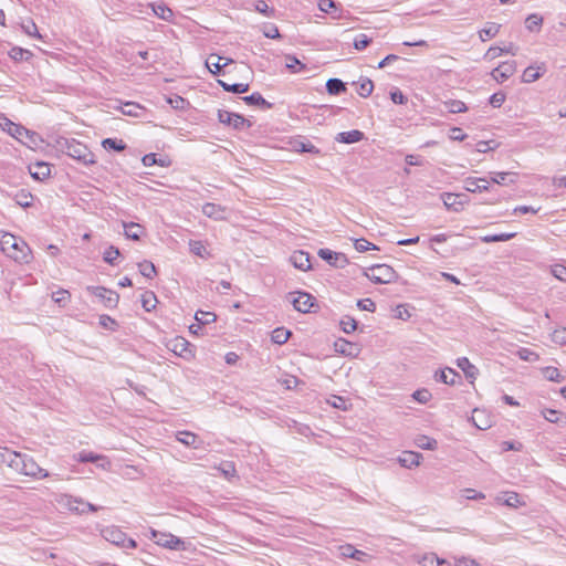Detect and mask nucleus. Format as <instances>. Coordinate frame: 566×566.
Instances as JSON below:
<instances>
[{
  "label": "nucleus",
  "instance_id": "1",
  "mask_svg": "<svg viewBox=\"0 0 566 566\" xmlns=\"http://www.w3.org/2000/svg\"><path fill=\"white\" fill-rule=\"evenodd\" d=\"M0 462L6 463L15 472L35 478L43 479L49 476V472L42 469L31 457L9 449H0Z\"/></svg>",
  "mask_w": 566,
  "mask_h": 566
},
{
  "label": "nucleus",
  "instance_id": "2",
  "mask_svg": "<svg viewBox=\"0 0 566 566\" xmlns=\"http://www.w3.org/2000/svg\"><path fill=\"white\" fill-rule=\"evenodd\" d=\"M364 275L375 284H390L397 279L396 271L388 264H376L365 269Z\"/></svg>",
  "mask_w": 566,
  "mask_h": 566
},
{
  "label": "nucleus",
  "instance_id": "3",
  "mask_svg": "<svg viewBox=\"0 0 566 566\" xmlns=\"http://www.w3.org/2000/svg\"><path fill=\"white\" fill-rule=\"evenodd\" d=\"M65 153L71 158L76 159L85 166L95 164L94 154L87 148L86 145L75 139L65 142Z\"/></svg>",
  "mask_w": 566,
  "mask_h": 566
},
{
  "label": "nucleus",
  "instance_id": "4",
  "mask_svg": "<svg viewBox=\"0 0 566 566\" xmlns=\"http://www.w3.org/2000/svg\"><path fill=\"white\" fill-rule=\"evenodd\" d=\"M87 291L96 296L107 308H114L118 304L119 295L115 291L104 286H88Z\"/></svg>",
  "mask_w": 566,
  "mask_h": 566
},
{
  "label": "nucleus",
  "instance_id": "5",
  "mask_svg": "<svg viewBox=\"0 0 566 566\" xmlns=\"http://www.w3.org/2000/svg\"><path fill=\"white\" fill-rule=\"evenodd\" d=\"M291 303L301 313H308L315 305V297L307 292L290 293Z\"/></svg>",
  "mask_w": 566,
  "mask_h": 566
},
{
  "label": "nucleus",
  "instance_id": "6",
  "mask_svg": "<svg viewBox=\"0 0 566 566\" xmlns=\"http://www.w3.org/2000/svg\"><path fill=\"white\" fill-rule=\"evenodd\" d=\"M150 536H151V539L159 546H163V547H167V548H170V549H178L182 544L184 542L170 534V533H163V532H159V531H156V530H150Z\"/></svg>",
  "mask_w": 566,
  "mask_h": 566
},
{
  "label": "nucleus",
  "instance_id": "7",
  "mask_svg": "<svg viewBox=\"0 0 566 566\" xmlns=\"http://www.w3.org/2000/svg\"><path fill=\"white\" fill-rule=\"evenodd\" d=\"M441 199L443 201L444 207L454 212H459L463 209V207L469 203V198L464 193H451L443 192L441 193Z\"/></svg>",
  "mask_w": 566,
  "mask_h": 566
},
{
  "label": "nucleus",
  "instance_id": "8",
  "mask_svg": "<svg viewBox=\"0 0 566 566\" xmlns=\"http://www.w3.org/2000/svg\"><path fill=\"white\" fill-rule=\"evenodd\" d=\"M12 252H8L7 255L19 263H29L32 260V251L28 243L22 239H17V244L12 247Z\"/></svg>",
  "mask_w": 566,
  "mask_h": 566
},
{
  "label": "nucleus",
  "instance_id": "9",
  "mask_svg": "<svg viewBox=\"0 0 566 566\" xmlns=\"http://www.w3.org/2000/svg\"><path fill=\"white\" fill-rule=\"evenodd\" d=\"M218 119L221 124L229 125L234 129H243L245 125L248 127L250 126L248 120L242 115L229 111L220 109L218 112Z\"/></svg>",
  "mask_w": 566,
  "mask_h": 566
},
{
  "label": "nucleus",
  "instance_id": "10",
  "mask_svg": "<svg viewBox=\"0 0 566 566\" xmlns=\"http://www.w3.org/2000/svg\"><path fill=\"white\" fill-rule=\"evenodd\" d=\"M318 256L335 268L342 269L348 264V259L344 253L335 252L329 249H319Z\"/></svg>",
  "mask_w": 566,
  "mask_h": 566
},
{
  "label": "nucleus",
  "instance_id": "11",
  "mask_svg": "<svg viewBox=\"0 0 566 566\" xmlns=\"http://www.w3.org/2000/svg\"><path fill=\"white\" fill-rule=\"evenodd\" d=\"M516 71V62L515 61H505L501 63L497 67H495L491 75L497 83H503L509 77H511Z\"/></svg>",
  "mask_w": 566,
  "mask_h": 566
},
{
  "label": "nucleus",
  "instance_id": "12",
  "mask_svg": "<svg viewBox=\"0 0 566 566\" xmlns=\"http://www.w3.org/2000/svg\"><path fill=\"white\" fill-rule=\"evenodd\" d=\"M168 348L179 357L190 358L192 357V350L190 349V343L184 337H175L169 340Z\"/></svg>",
  "mask_w": 566,
  "mask_h": 566
},
{
  "label": "nucleus",
  "instance_id": "13",
  "mask_svg": "<svg viewBox=\"0 0 566 566\" xmlns=\"http://www.w3.org/2000/svg\"><path fill=\"white\" fill-rule=\"evenodd\" d=\"M77 461L86 463V462H93L96 463L97 467H101L103 469H107L111 467L109 460L102 454H96L94 452L90 451H81L76 455Z\"/></svg>",
  "mask_w": 566,
  "mask_h": 566
},
{
  "label": "nucleus",
  "instance_id": "14",
  "mask_svg": "<svg viewBox=\"0 0 566 566\" xmlns=\"http://www.w3.org/2000/svg\"><path fill=\"white\" fill-rule=\"evenodd\" d=\"M125 535H126V533H124L120 528H118L117 526H114V525L107 526L102 530L103 538H105L107 542H109L116 546H120V544H123V542L125 539Z\"/></svg>",
  "mask_w": 566,
  "mask_h": 566
},
{
  "label": "nucleus",
  "instance_id": "15",
  "mask_svg": "<svg viewBox=\"0 0 566 566\" xmlns=\"http://www.w3.org/2000/svg\"><path fill=\"white\" fill-rule=\"evenodd\" d=\"M338 549H339V555L344 558H353V559L361 562V563H366L368 560L367 553L356 549L350 544L342 545V546H339Z\"/></svg>",
  "mask_w": 566,
  "mask_h": 566
},
{
  "label": "nucleus",
  "instance_id": "16",
  "mask_svg": "<svg viewBox=\"0 0 566 566\" xmlns=\"http://www.w3.org/2000/svg\"><path fill=\"white\" fill-rule=\"evenodd\" d=\"M334 348L336 353L350 357L357 356L359 353L358 346L345 338H338L334 343Z\"/></svg>",
  "mask_w": 566,
  "mask_h": 566
},
{
  "label": "nucleus",
  "instance_id": "17",
  "mask_svg": "<svg viewBox=\"0 0 566 566\" xmlns=\"http://www.w3.org/2000/svg\"><path fill=\"white\" fill-rule=\"evenodd\" d=\"M472 423L480 430H486L492 426V419L482 409L475 408L471 417Z\"/></svg>",
  "mask_w": 566,
  "mask_h": 566
},
{
  "label": "nucleus",
  "instance_id": "18",
  "mask_svg": "<svg viewBox=\"0 0 566 566\" xmlns=\"http://www.w3.org/2000/svg\"><path fill=\"white\" fill-rule=\"evenodd\" d=\"M464 188L470 192H482L490 188V180L486 178H467Z\"/></svg>",
  "mask_w": 566,
  "mask_h": 566
},
{
  "label": "nucleus",
  "instance_id": "19",
  "mask_svg": "<svg viewBox=\"0 0 566 566\" xmlns=\"http://www.w3.org/2000/svg\"><path fill=\"white\" fill-rule=\"evenodd\" d=\"M292 264L301 270L307 271L312 268L310 254L304 251H295L290 258Z\"/></svg>",
  "mask_w": 566,
  "mask_h": 566
},
{
  "label": "nucleus",
  "instance_id": "20",
  "mask_svg": "<svg viewBox=\"0 0 566 566\" xmlns=\"http://www.w3.org/2000/svg\"><path fill=\"white\" fill-rule=\"evenodd\" d=\"M29 171L35 180H44L51 174L50 165L43 161H38L29 166Z\"/></svg>",
  "mask_w": 566,
  "mask_h": 566
},
{
  "label": "nucleus",
  "instance_id": "21",
  "mask_svg": "<svg viewBox=\"0 0 566 566\" xmlns=\"http://www.w3.org/2000/svg\"><path fill=\"white\" fill-rule=\"evenodd\" d=\"M60 503L72 512H75L77 514H85L84 501L80 497H74L72 495H63Z\"/></svg>",
  "mask_w": 566,
  "mask_h": 566
},
{
  "label": "nucleus",
  "instance_id": "22",
  "mask_svg": "<svg viewBox=\"0 0 566 566\" xmlns=\"http://www.w3.org/2000/svg\"><path fill=\"white\" fill-rule=\"evenodd\" d=\"M232 62L233 61L231 59L210 55L209 59L206 61V65L211 73L219 74L224 66Z\"/></svg>",
  "mask_w": 566,
  "mask_h": 566
},
{
  "label": "nucleus",
  "instance_id": "23",
  "mask_svg": "<svg viewBox=\"0 0 566 566\" xmlns=\"http://www.w3.org/2000/svg\"><path fill=\"white\" fill-rule=\"evenodd\" d=\"M546 71V67L544 64L539 66L531 65L526 67L522 75V82L524 83H533L537 81Z\"/></svg>",
  "mask_w": 566,
  "mask_h": 566
},
{
  "label": "nucleus",
  "instance_id": "24",
  "mask_svg": "<svg viewBox=\"0 0 566 566\" xmlns=\"http://www.w3.org/2000/svg\"><path fill=\"white\" fill-rule=\"evenodd\" d=\"M202 212L208 218L221 220L224 218L226 210L219 205L207 202L202 206Z\"/></svg>",
  "mask_w": 566,
  "mask_h": 566
},
{
  "label": "nucleus",
  "instance_id": "25",
  "mask_svg": "<svg viewBox=\"0 0 566 566\" xmlns=\"http://www.w3.org/2000/svg\"><path fill=\"white\" fill-rule=\"evenodd\" d=\"M457 378H460L459 373H457L452 368H446L443 370L436 371L434 379L437 381L447 384V385H454L457 381Z\"/></svg>",
  "mask_w": 566,
  "mask_h": 566
},
{
  "label": "nucleus",
  "instance_id": "26",
  "mask_svg": "<svg viewBox=\"0 0 566 566\" xmlns=\"http://www.w3.org/2000/svg\"><path fill=\"white\" fill-rule=\"evenodd\" d=\"M363 138H364V133L363 132H360L358 129H353V130H349V132L338 133L335 139L338 143L354 144V143L360 142Z\"/></svg>",
  "mask_w": 566,
  "mask_h": 566
},
{
  "label": "nucleus",
  "instance_id": "27",
  "mask_svg": "<svg viewBox=\"0 0 566 566\" xmlns=\"http://www.w3.org/2000/svg\"><path fill=\"white\" fill-rule=\"evenodd\" d=\"M457 366L464 373L468 379H475L479 374L478 368L467 357L458 358Z\"/></svg>",
  "mask_w": 566,
  "mask_h": 566
},
{
  "label": "nucleus",
  "instance_id": "28",
  "mask_svg": "<svg viewBox=\"0 0 566 566\" xmlns=\"http://www.w3.org/2000/svg\"><path fill=\"white\" fill-rule=\"evenodd\" d=\"M176 437H177V440L179 442H181L182 444L192 447L195 449H198L201 443L198 436L190 431H179V432H177Z\"/></svg>",
  "mask_w": 566,
  "mask_h": 566
},
{
  "label": "nucleus",
  "instance_id": "29",
  "mask_svg": "<svg viewBox=\"0 0 566 566\" xmlns=\"http://www.w3.org/2000/svg\"><path fill=\"white\" fill-rule=\"evenodd\" d=\"M420 458H421V454L418 453V452H413V451H406L402 453L401 457H399V463L403 467V468H408V469H411L413 467H417L419 465L420 463Z\"/></svg>",
  "mask_w": 566,
  "mask_h": 566
},
{
  "label": "nucleus",
  "instance_id": "30",
  "mask_svg": "<svg viewBox=\"0 0 566 566\" xmlns=\"http://www.w3.org/2000/svg\"><path fill=\"white\" fill-rule=\"evenodd\" d=\"M189 250L192 254H195L201 259L210 258V253L207 249V245L201 240H190L189 241Z\"/></svg>",
  "mask_w": 566,
  "mask_h": 566
},
{
  "label": "nucleus",
  "instance_id": "31",
  "mask_svg": "<svg viewBox=\"0 0 566 566\" xmlns=\"http://www.w3.org/2000/svg\"><path fill=\"white\" fill-rule=\"evenodd\" d=\"M123 227L125 229V237L127 239L138 241L144 231L143 227L135 222H123Z\"/></svg>",
  "mask_w": 566,
  "mask_h": 566
},
{
  "label": "nucleus",
  "instance_id": "32",
  "mask_svg": "<svg viewBox=\"0 0 566 566\" xmlns=\"http://www.w3.org/2000/svg\"><path fill=\"white\" fill-rule=\"evenodd\" d=\"M293 148L300 153H310L313 155H319L321 150L313 145L310 140L298 139L293 143Z\"/></svg>",
  "mask_w": 566,
  "mask_h": 566
},
{
  "label": "nucleus",
  "instance_id": "33",
  "mask_svg": "<svg viewBox=\"0 0 566 566\" xmlns=\"http://www.w3.org/2000/svg\"><path fill=\"white\" fill-rule=\"evenodd\" d=\"M326 91L331 95H339L347 91L346 84L339 78H329L326 82Z\"/></svg>",
  "mask_w": 566,
  "mask_h": 566
},
{
  "label": "nucleus",
  "instance_id": "34",
  "mask_svg": "<svg viewBox=\"0 0 566 566\" xmlns=\"http://www.w3.org/2000/svg\"><path fill=\"white\" fill-rule=\"evenodd\" d=\"M17 237L9 233V232H6V231H0V248L2 250L3 253H8L9 251L12 252V247L14 244H17Z\"/></svg>",
  "mask_w": 566,
  "mask_h": 566
},
{
  "label": "nucleus",
  "instance_id": "35",
  "mask_svg": "<svg viewBox=\"0 0 566 566\" xmlns=\"http://www.w3.org/2000/svg\"><path fill=\"white\" fill-rule=\"evenodd\" d=\"M542 415L547 421L552 423L566 424V415L560 411L554 409H544Z\"/></svg>",
  "mask_w": 566,
  "mask_h": 566
},
{
  "label": "nucleus",
  "instance_id": "36",
  "mask_svg": "<svg viewBox=\"0 0 566 566\" xmlns=\"http://www.w3.org/2000/svg\"><path fill=\"white\" fill-rule=\"evenodd\" d=\"M119 109L124 115L139 117L144 107L135 102H125L120 104Z\"/></svg>",
  "mask_w": 566,
  "mask_h": 566
},
{
  "label": "nucleus",
  "instance_id": "37",
  "mask_svg": "<svg viewBox=\"0 0 566 566\" xmlns=\"http://www.w3.org/2000/svg\"><path fill=\"white\" fill-rule=\"evenodd\" d=\"M33 195L25 189H21L14 195V201L22 208L31 207L33 205Z\"/></svg>",
  "mask_w": 566,
  "mask_h": 566
},
{
  "label": "nucleus",
  "instance_id": "38",
  "mask_svg": "<svg viewBox=\"0 0 566 566\" xmlns=\"http://www.w3.org/2000/svg\"><path fill=\"white\" fill-rule=\"evenodd\" d=\"M501 29V25L494 22H489L479 32V36L481 41L485 42L492 38H494Z\"/></svg>",
  "mask_w": 566,
  "mask_h": 566
},
{
  "label": "nucleus",
  "instance_id": "39",
  "mask_svg": "<svg viewBox=\"0 0 566 566\" xmlns=\"http://www.w3.org/2000/svg\"><path fill=\"white\" fill-rule=\"evenodd\" d=\"M285 66L294 74L302 73L306 70V65L294 55L285 56Z\"/></svg>",
  "mask_w": 566,
  "mask_h": 566
},
{
  "label": "nucleus",
  "instance_id": "40",
  "mask_svg": "<svg viewBox=\"0 0 566 566\" xmlns=\"http://www.w3.org/2000/svg\"><path fill=\"white\" fill-rule=\"evenodd\" d=\"M243 101L248 104V105H255V106H260L262 108H271L272 107V104L269 103L268 101H265L263 98V96L255 92V93H252L251 95L249 96H244L243 97Z\"/></svg>",
  "mask_w": 566,
  "mask_h": 566
},
{
  "label": "nucleus",
  "instance_id": "41",
  "mask_svg": "<svg viewBox=\"0 0 566 566\" xmlns=\"http://www.w3.org/2000/svg\"><path fill=\"white\" fill-rule=\"evenodd\" d=\"M219 85L226 91V92H231V93H235V94H241V93H245L249 91V84L248 83H234V84H229L224 81H221L219 80L218 81Z\"/></svg>",
  "mask_w": 566,
  "mask_h": 566
},
{
  "label": "nucleus",
  "instance_id": "42",
  "mask_svg": "<svg viewBox=\"0 0 566 566\" xmlns=\"http://www.w3.org/2000/svg\"><path fill=\"white\" fill-rule=\"evenodd\" d=\"M291 332L284 327H277L272 332L271 339L274 344L283 345L285 344L290 336Z\"/></svg>",
  "mask_w": 566,
  "mask_h": 566
},
{
  "label": "nucleus",
  "instance_id": "43",
  "mask_svg": "<svg viewBox=\"0 0 566 566\" xmlns=\"http://www.w3.org/2000/svg\"><path fill=\"white\" fill-rule=\"evenodd\" d=\"M515 176L516 174L514 172H491V181L497 185L512 184Z\"/></svg>",
  "mask_w": 566,
  "mask_h": 566
},
{
  "label": "nucleus",
  "instance_id": "44",
  "mask_svg": "<svg viewBox=\"0 0 566 566\" xmlns=\"http://www.w3.org/2000/svg\"><path fill=\"white\" fill-rule=\"evenodd\" d=\"M543 24V18L542 15L537 13L530 14L525 20V27L528 31H539L541 27Z\"/></svg>",
  "mask_w": 566,
  "mask_h": 566
},
{
  "label": "nucleus",
  "instance_id": "45",
  "mask_svg": "<svg viewBox=\"0 0 566 566\" xmlns=\"http://www.w3.org/2000/svg\"><path fill=\"white\" fill-rule=\"evenodd\" d=\"M157 304V297L154 292L146 291L142 295V306L146 312H150L156 307Z\"/></svg>",
  "mask_w": 566,
  "mask_h": 566
},
{
  "label": "nucleus",
  "instance_id": "46",
  "mask_svg": "<svg viewBox=\"0 0 566 566\" xmlns=\"http://www.w3.org/2000/svg\"><path fill=\"white\" fill-rule=\"evenodd\" d=\"M102 145L105 149L115 151H122L126 148V144L122 139L116 138H106L102 142Z\"/></svg>",
  "mask_w": 566,
  "mask_h": 566
},
{
  "label": "nucleus",
  "instance_id": "47",
  "mask_svg": "<svg viewBox=\"0 0 566 566\" xmlns=\"http://www.w3.org/2000/svg\"><path fill=\"white\" fill-rule=\"evenodd\" d=\"M515 237V233L488 234L481 238L484 243L505 242Z\"/></svg>",
  "mask_w": 566,
  "mask_h": 566
},
{
  "label": "nucleus",
  "instance_id": "48",
  "mask_svg": "<svg viewBox=\"0 0 566 566\" xmlns=\"http://www.w3.org/2000/svg\"><path fill=\"white\" fill-rule=\"evenodd\" d=\"M373 90H374V83H373L371 80H369V78H361L358 82L357 93L361 97H368L373 93Z\"/></svg>",
  "mask_w": 566,
  "mask_h": 566
},
{
  "label": "nucleus",
  "instance_id": "49",
  "mask_svg": "<svg viewBox=\"0 0 566 566\" xmlns=\"http://www.w3.org/2000/svg\"><path fill=\"white\" fill-rule=\"evenodd\" d=\"M340 327L344 333L350 334L357 329V322L353 316L345 315L340 322Z\"/></svg>",
  "mask_w": 566,
  "mask_h": 566
},
{
  "label": "nucleus",
  "instance_id": "50",
  "mask_svg": "<svg viewBox=\"0 0 566 566\" xmlns=\"http://www.w3.org/2000/svg\"><path fill=\"white\" fill-rule=\"evenodd\" d=\"M139 272L147 279H153L156 275V268L150 261H143L138 263Z\"/></svg>",
  "mask_w": 566,
  "mask_h": 566
},
{
  "label": "nucleus",
  "instance_id": "51",
  "mask_svg": "<svg viewBox=\"0 0 566 566\" xmlns=\"http://www.w3.org/2000/svg\"><path fill=\"white\" fill-rule=\"evenodd\" d=\"M153 11L158 18L166 20V21H169L174 14L172 11L163 3L154 4Z\"/></svg>",
  "mask_w": 566,
  "mask_h": 566
},
{
  "label": "nucleus",
  "instance_id": "52",
  "mask_svg": "<svg viewBox=\"0 0 566 566\" xmlns=\"http://www.w3.org/2000/svg\"><path fill=\"white\" fill-rule=\"evenodd\" d=\"M420 563L422 566H443L447 564L444 559L433 553L424 555Z\"/></svg>",
  "mask_w": 566,
  "mask_h": 566
},
{
  "label": "nucleus",
  "instance_id": "53",
  "mask_svg": "<svg viewBox=\"0 0 566 566\" xmlns=\"http://www.w3.org/2000/svg\"><path fill=\"white\" fill-rule=\"evenodd\" d=\"M142 163H143V165L145 167H150V166H154V165H159L161 167L167 166V163L165 161V159L157 158V155L154 154V153H149V154L145 155L142 158Z\"/></svg>",
  "mask_w": 566,
  "mask_h": 566
},
{
  "label": "nucleus",
  "instance_id": "54",
  "mask_svg": "<svg viewBox=\"0 0 566 566\" xmlns=\"http://www.w3.org/2000/svg\"><path fill=\"white\" fill-rule=\"evenodd\" d=\"M543 373L545 378L549 381L562 382L564 380V376L559 373L558 368L556 367H546Z\"/></svg>",
  "mask_w": 566,
  "mask_h": 566
},
{
  "label": "nucleus",
  "instance_id": "55",
  "mask_svg": "<svg viewBox=\"0 0 566 566\" xmlns=\"http://www.w3.org/2000/svg\"><path fill=\"white\" fill-rule=\"evenodd\" d=\"M448 112L452 114L463 113L468 109L467 105L462 101L450 99L446 102Z\"/></svg>",
  "mask_w": 566,
  "mask_h": 566
},
{
  "label": "nucleus",
  "instance_id": "56",
  "mask_svg": "<svg viewBox=\"0 0 566 566\" xmlns=\"http://www.w3.org/2000/svg\"><path fill=\"white\" fill-rule=\"evenodd\" d=\"M195 318L198 322V324L202 326L214 322L217 316L216 314L210 312L198 311L195 315Z\"/></svg>",
  "mask_w": 566,
  "mask_h": 566
},
{
  "label": "nucleus",
  "instance_id": "57",
  "mask_svg": "<svg viewBox=\"0 0 566 566\" xmlns=\"http://www.w3.org/2000/svg\"><path fill=\"white\" fill-rule=\"evenodd\" d=\"M119 250L113 245L108 247L104 253H103V259L106 263L111 264V265H115V261L117 260V258L119 256Z\"/></svg>",
  "mask_w": 566,
  "mask_h": 566
},
{
  "label": "nucleus",
  "instance_id": "58",
  "mask_svg": "<svg viewBox=\"0 0 566 566\" xmlns=\"http://www.w3.org/2000/svg\"><path fill=\"white\" fill-rule=\"evenodd\" d=\"M354 247L358 252H366L369 250H378V248L374 243L369 242L368 240H366L364 238L356 239Z\"/></svg>",
  "mask_w": 566,
  "mask_h": 566
},
{
  "label": "nucleus",
  "instance_id": "59",
  "mask_svg": "<svg viewBox=\"0 0 566 566\" xmlns=\"http://www.w3.org/2000/svg\"><path fill=\"white\" fill-rule=\"evenodd\" d=\"M70 293L66 290H59L52 294V300L59 305H65L70 301Z\"/></svg>",
  "mask_w": 566,
  "mask_h": 566
},
{
  "label": "nucleus",
  "instance_id": "60",
  "mask_svg": "<svg viewBox=\"0 0 566 566\" xmlns=\"http://www.w3.org/2000/svg\"><path fill=\"white\" fill-rule=\"evenodd\" d=\"M517 356L524 361H536L538 359V355L536 353L525 347L517 350Z\"/></svg>",
  "mask_w": 566,
  "mask_h": 566
},
{
  "label": "nucleus",
  "instance_id": "61",
  "mask_svg": "<svg viewBox=\"0 0 566 566\" xmlns=\"http://www.w3.org/2000/svg\"><path fill=\"white\" fill-rule=\"evenodd\" d=\"M370 42V38H368L366 34L360 33L354 40V48L358 51H361L366 49Z\"/></svg>",
  "mask_w": 566,
  "mask_h": 566
},
{
  "label": "nucleus",
  "instance_id": "62",
  "mask_svg": "<svg viewBox=\"0 0 566 566\" xmlns=\"http://www.w3.org/2000/svg\"><path fill=\"white\" fill-rule=\"evenodd\" d=\"M413 399L418 401L419 403H427L432 395L428 389H418L412 395Z\"/></svg>",
  "mask_w": 566,
  "mask_h": 566
},
{
  "label": "nucleus",
  "instance_id": "63",
  "mask_svg": "<svg viewBox=\"0 0 566 566\" xmlns=\"http://www.w3.org/2000/svg\"><path fill=\"white\" fill-rule=\"evenodd\" d=\"M8 133L19 140H22L23 136L29 135V130L18 124H13Z\"/></svg>",
  "mask_w": 566,
  "mask_h": 566
},
{
  "label": "nucleus",
  "instance_id": "64",
  "mask_svg": "<svg viewBox=\"0 0 566 566\" xmlns=\"http://www.w3.org/2000/svg\"><path fill=\"white\" fill-rule=\"evenodd\" d=\"M551 338L555 344L566 345V328L555 329L551 334Z\"/></svg>",
  "mask_w": 566,
  "mask_h": 566
}]
</instances>
